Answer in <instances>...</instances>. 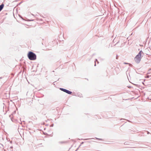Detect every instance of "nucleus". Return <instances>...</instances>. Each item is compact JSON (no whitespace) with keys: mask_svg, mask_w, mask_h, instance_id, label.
<instances>
[{"mask_svg":"<svg viewBox=\"0 0 151 151\" xmlns=\"http://www.w3.org/2000/svg\"><path fill=\"white\" fill-rule=\"evenodd\" d=\"M115 69L116 70L117 69H119V68L118 67H116L115 68Z\"/></svg>","mask_w":151,"mask_h":151,"instance_id":"nucleus-6","label":"nucleus"},{"mask_svg":"<svg viewBox=\"0 0 151 151\" xmlns=\"http://www.w3.org/2000/svg\"><path fill=\"white\" fill-rule=\"evenodd\" d=\"M4 6V5L3 4L0 5V11H1L2 10V9L3 8Z\"/></svg>","mask_w":151,"mask_h":151,"instance_id":"nucleus-4","label":"nucleus"},{"mask_svg":"<svg viewBox=\"0 0 151 151\" xmlns=\"http://www.w3.org/2000/svg\"><path fill=\"white\" fill-rule=\"evenodd\" d=\"M142 52V51H140L135 58L134 59L136 63H139L140 61L141 58V54Z\"/></svg>","mask_w":151,"mask_h":151,"instance_id":"nucleus-2","label":"nucleus"},{"mask_svg":"<svg viewBox=\"0 0 151 151\" xmlns=\"http://www.w3.org/2000/svg\"><path fill=\"white\" fill-rule=\"evenodd\" d=\"M60 89L61 91H63L64 92H65L66 93H68V94H71L72 93V92L71 91H69L68 90H67L66 89H63V88H60Z\"/></svg>","mask_w":151,"mask_h":151,"instance_id":"nucleus-3","label":"nucleus"},{"mask_svg":"<svg viewBox=\"0 0 151 151\" xmlns=\"http://www.w3.org/2000/svg\"><path fill=\"white\" fill-rule=\"evenodd\" d=\"M147 78H149V75H147Z\"/></svg>","mask_w":151,"mask_h":151,"instance_id":"nucleus-7","label":"nucleus"},{"mask_svg":"<svg viewBox=\"0 0 151 151\" xmlns=\"http://www.w3.org/2000/svg\"><path fill=\"white\" fill-rule=\"evenodd\" d=\"M148 72H149L148 73V74H149V73H150V72H151V68L150 69L148 70Z\"/></svg>","mask_w":151,"mask_h":151,"instance_id":"nucleus-5","label":"nucleus"},{"mask_svg":"<svg viewBox=\"0 0 151 151\" xmlns=\"http://www.w3.org/2000/svg\"><path fill=\"white\" fill-rule=\"evenodd\" d=\"M27 56L29 59L30 60H35L36 59V55L32 52H28Z\"/></svg>","mask_w":151,"mask_h":151,"instance_id":"nucleus-1","label":"nucleus"}]
</instances>
